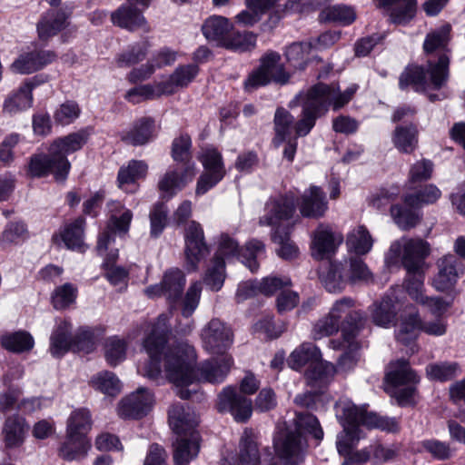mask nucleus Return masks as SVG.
Returning a JSON list of instances; mask_svg holds the SVG:
<instances>
[{"label":"nucleus","mask_w":465,"mask_h":465,"mask_svg":"<svg viewBox=\"0 0 465 465\" xmlns=\"http://www.w3.org/2000/svg\"><path fill=\"white\" fill-rule=\"evenodd\" d=\"M77 289L72 283H64L54 289L52 294V303L54 309L64 310L75 302Z\"/></svg>","instance_id":"052dcab7"},{"label":"nucleus","mask_w":465,"mask_h":465,"mask_svg":"<svg viewBox=\"0 0 465 465\" xmlns=\"http://www.w3.org/2000/svg\"><path fill=\"white\" fill-rule=\"evenodd\" d=\"M66 15L62 11L49 10L43 15L37 24V33L41 40H47L66 26Z\"/></svg>","instance_id":"ea45409f"},{"label":"nucleus","mask_w":465,"mask_h":465,"mask_svg":"<svg viewBox=\"0 0 465 465\" xmlns=\"http://www.w3.org/2000/svg\"><path fill=\"white\" fill-rule=\"evenodd\" d=\"M90 385L96 391L114 397L122 389L121 381L116 375L111 371H101L94 375L90 380Z\"/></svg>","instance_id":"603ef678"},{"label":"nucleus","mask_w":465,"mask_h":465,"mask_svg":"<svg viewBox=\"0 0 465 465\" xmlns=\"http://www.w3.org/2000/svg\"><path fill=\"white\" fill-rule=\"evenodd\" d=\"M386 381L392 386V395L401 406L415 403L416 386L420 382V378L411 369L407 361L399 360L391 362L386 373Z\"/></svg>","instance_id":"ddd939ff"},{"label":"nucleus","mask_w":465,"mask_h":465,"mask_svg":"<svg viewBox=\"0 0 465 465\" xmlns=\"http://www.w3.org/2000/svg\"><path fill=\"white\" fill-rule=\"evenodd\" d=\"M340 327L341 324L329 313L314 324L312 336L314 340H320L323 337L332 335L338 331Z\"/></svg>","instance_id":"774afa93"},{"label":"nucleus","mask_w":465,"mask_h":465,"mask_svg":"<svg viewBox=\"0 0 465 465\" xmlns=\"http://www.w3.org/2000/svg\"><path fill=\"white\" fill-rule=\"evenodd\" d=\"M345 243L349 252L361 256L371 251L374 239L364 225H357L347 233Z\"/></svg>","instance_id":"4c0bfd02"},{"label":"nucleus","mask_w":465,"mask_h":465,"mask_svg":"<svg viewBox=\"0 0 465 465\" xmlns=\"http://www.w3.org/2000/svg\"><path fill=\"white\" fill-rule=\"evenodd\" d=\"M112 23L129 31L143 30L149 32L150 26L142 12L131 4H124L111 14Z\"/></svg>","instance_id":"cd10ccee"},{"label":"nucleus","mask_w":465,"mask_h":465,"mask_svg":"<svg viewBox=\"0 0 465 465\" xmlns=\"http://www.w3.org/2000/svg\"><path fill=\"white\" fill-rule=\"evenodd\" d=\"M42 82L44 80L40 79V76H35L12 91L4 101L3 111L9 114H16L31 108L34 101L32 91Z\"/></svg>","instance_id":"b1692460"},{"label":"nucleus","mask_w":465,"mask_h":465,"mask_svg":"<svg viewBox=\"0 0 465 465\" xmlns=\"http://www.w3.org/2000/svg\"><path fill=\"white\" fill-rule=\"evenodd\" d=\"M203 348L213 354H227L232 344V331L229 326L218 319L211 320L202 330Z\"/></svg>","instance_id":"412c9836"},{"label":"nucleus","mask_w":465,"mask_h":465,"mask_svg":"<svg viewBox=\"0 0 465 465\" xmlns=\"http://www.w3.org/2000/svg\"><path fill=\"white\" fill-rule=\"evenodd\" d=\"M306 434L319 440L323 438L318 419L311 413H297L292 426H277L273 447L282 465H300L304 460L308 447Z\"/></svg>","instance_id":"39448f33"},{"label":"nucleus","mask_w":465,"mask_h":465,"mask_svg":"<svg viewBox=\"0 0 465 465\" xmlns=\"http://www.w3.org/2000/svg\"><path fill=\"white\" fill-rule=\"evenodd\" d=\"M260 459L255 433L251 429H245L239 442L237 458H223L222 465H258Z\"/></svg>","instance_id":"a878e982"},{"label":"nucleus","mask_w":465,"mask_h":465,"mask_svg":"<svg viewBox=\"0 0 465 465\" xmlns=\"http://www.w3.org/2000/svg\"><path fill=\"white\" fill-rule=\"evenodd\" d=\"M357 91V85L351 84L346 90L341 91L338 84H317L306 92L300 93L295 103L302 107V118L294 125L293 116L285 109H277L274 115L275 138L278 146L289 138L292 131L296 136L307 135L315 125L316 119L323 115L330 107L337 111L345 106Z\"/></svg>","instance_id":"f03ea898"},{"label":"nucleus","mask_w":465,"mask_h":465,"mask_svg":"<svg viewBox=\"0 0 465 465\" xmlns=\"http://www.w3.org/2000/svg\"><path fill=\"white\" fill-rule=\"evenodd\" d=\"M232 26L227 18L221 15H212L203 24L202 31L207 40L223 45L226 40L225 35L232 29Z\"/></svg>","instance_id":"49530a36"},{"label":"nucleus","mask_w":465,"mask_h":465,"mask_svg":"<svg viewBox=\"0 0 465 465\" xmlns=\"http://www.w3.org/2000/svg\"><path fill=\"white\" fill-rule=\"evenodd\" d=\"M311 252L316 260L333 256L344 241L343 234L331 225L320 223L311 235Z\"/></svg>","instance_id":"a211bd4d"},{"label":"nucleus","mask_w":465,"mask_h":465,"mask_svg":"<svg viewBox=\"0 0 465 465\" xmlns=\"http://www.w3.org/2000/svg\"><path fill=\"white\" fill-rule=\"evenodd\" d=\"M84 219L79 217L66 224L59 233L54 234L52 241L58 246L64 243L69 250L83 252L85 250L84 242Z\"/></svg>","instance_id":"7c9ffc66"},{"label":"nucleus","mask_w":465,"mask_h":465,"mask_svg":"<svg viewBox=\"0 0 465 465\" xmlns=\"http://www.w3.org/2000/svg\"><path fill=\"white\" fill-rule=\"evenodd\" d=\"M439 272L433 279V286L438 291H446L451 288L458 278L463 273V265L458 258L448 254L437 262Z\"/></svg>","instance_id":"bb28decb"},{"label":"nucleus","mask_w":465,"mask_h":465,"mask_svg":"<svg viewBox=\"0 0 465 465\" xmlns=\"http://www.w3.org/2000/svg\"><path fill=\"white\" fill-rule=\"evenodd\" d=\"M126 343L124 340L117 337H111L106 340L104 346V355L106 361L111 366L119 364L125 359Z\"/></svg>","instance_id":"e2e57ef3"},{"label":"nucleus","mask_w":465,"mask_h":465,"mask_svg":"<svg viewBox=\"0 0 465 465\" xmlns=\"http://www.w3.org/2000/svg\"><path fill=\"white\" fill-rule=\"evenodd\" d=\"M91 427L92 419L90 411L87 409H77L70 414L67 420L66 432L86 436Z\"/></svg>","instance_id":"6e6d98bb"},{"label":"nucleus","mask_w":465,"mask_h":465,"mask_svg":"<svg viewBox=\"0 0 465 465\" xmlns=\"http://www.w3.org/2000/svg\"><path fill=\"white\" fill-rule=\"evenodd\" d=\"M105 257L104 263L105 269V277L113 285L124 284L128 276L127 271L120 266H114L113 263L118 258V250L111 249L103 255Z\"/></svg>","instance_id":"864d4df0"},{"label":"nucleus","mask_w":465,"mask_h":465,"mask_svg":"<svg viewBox=\"0 0 465 465\" xmlns=\"http://www.w3.org/2000/svg\"><path fill=\"white\" fill-rule=\"evenodd\" d=\"M278 0H246L247 10H243L236 15L237 23L244 26L253 25Z\"/></svg>","instance_id":"de8ad7c7"},{"label":"nucleus","mask_w":465,"mask_h":465,"mask_svg":"<svg viewBox=\"0 0 465 465\" xmlns=\"http://www.w3.org/2000/svg\"><path fill=\"white\" fill-rule=\"evenodd\" d=\"M217 409L220 412H230L236 421L244 422L252 416V403L235 387L227 386L218 395Z\"/></svg>","instance_id":"5701e85b"},{"label":"nucleus","mask_w":465,"mask_h":465,"mask_svg":"<svg viewBox=\"0 0 465 465\" xmlns=\"http://www.w3.org/2000/svg\"><path fill=\"white\" fill-rule=\"evenodd\" d=\"M272 240L279 245L277 254L284 260H292L299 255V248L291 241L289 232L284 228L282 232L274 231L272 233Z\"/></svg>","instance_id":"13d9d810"},{"label":"nucleus","mask_w":465,"mask_h":465,"mask_svg":"<svg viewBox=\"0 0 465 465\" xmlns=\"http://www.w3.org/2000/svg\"><path fill=\"white\" fill-rule=\"evenodd\" d=\"M164 291V297L168 301L171 308L178 305L181 315L188 319L198 308L202 294V282L195 281L191 282L184 295L183 292L186 278L183 271L173 268L168 270L162 280Z\"/></svg>","instance_id":"9b49d317"},{"label":"nucleus","mask_w":465,"mask_h":465,"mask_svg":"<svg viewBox=\"0 0 465 465\" xmlns=\"http://www.w3.org/2000/svg\"><path fill=\"white\" fill-rule=\"evenodd\" d=\"M168 322V314H161L145 338L143 349L146 358L139 361L138 373L157 381L163 378L164 373V377L175 385L182 399L190 398L191 391L186 387L196 381H223L233 365L232 355H218L195 369L196 353L192 345L180 342L173 347L166 346Z\"/></svg>","instance_id":"f257e3e1"},{"label":"nucleus","mask_w":465,"mask_h":465,"mask_svg":"<svg viewBox=\"0 0 465 465\" xmlns=\"http://www.w3.org/2000/svg\"><path fill=\"white\" fill-rule=\"evenodd\" d=\"M312 43H293L285 51L288 62L295 68L304 69L310 60Z\"/></svg>","instance_id":"5fc2aeb1"},{"label":"nucleus","mask_w":465,"mask_h":465,"mask_svg":"<svg viewBox=\"0 0 465 465\" xmlns=\"http://www.w3.org/2000/svg\"><path fill=\"white\" fill-rule=\"evenodd\" d=\"M27 431L28 425L25 418L17 414L8 416L2 430L5 447L8 449L20 447L25 442Z\"/></svg>","instance_id":"72a5a7b5"},{"label":"nucleus","mask_w":465,"mask_h":465,"mask_svg":"<svg viewBox=\"0 0 465 465\" xmlns=\"http://www.w3.org/2000/svg\"><path fill=\"white\" fill-rule=\"evenodd\" d=\"M391 215L394 223L401 230H409L416 226L420 221V216L416 212L400 204L391 207Z\"/></svg>","instance_id":"680f3d73"},{"label":"nucleus","mask_w":465,"mask_h":465,"mask_svg":"<svg viewBox=\"0 0 465 465\" xmlns=\"http://www.w3.org/2000/svg\"><path fill=\"white\" fill-rule=\"evenodd\" d=\"M199 67L197 64H183L175 68V70L168 77L162 79L160 84L162 93L164 95H170L176 93L179 89L187 87L198 75Z\"/></svg>","instance_id":"c756f323"},{"label":"nucleus","mask_w":465,"mask_h":465,"mask_svg":"<svg viewBox=\"0 0 465 465\" xmlns=\"http://www.w3.org/2000/svg\"><path fill=\"white\" fill-rule=\"evenodd\" d=\"M158 128L153 119L142 117L122 134V140L134 146L144 145L157 135Z\"/></svg>","instance_id":"c85d7f7f"},{"label":"nucleus","mask_w":465,"mask_h":465,"mask_svg":"<svg viewBox=\"0 0 465 465\" xmlns=\"http://www.w3.org/2000/svg\"><path fill=\"white\" fill-rule=\"evenodd\" d=\"M335 410L336 417L343 427V430L337 435L336 447L339 454L344 457L365 437L361 427L388 432H396L400 429L399 421L395 418L369 412L365 406H356L349 399L339 400Z\"/></svg>","instance_id":"20e7f679"},{"label":"nucleus","mask_w":465,"mask_h":465,"mask_svg":"<svg viewBox=\"0 0 465 465\" xmlns=\"http://www.w3.org/2000/svg\"><path fill=\"white\" fill-rule=\"evenodd\" d=\"M416 5V0H377V5L383 8L396 25L408 24L415 15Z\"/></svg>","instance_id":"2f4dec72"},{"label":"nucleus","mask_w":465,"mask_h":465,"mask_svg":"<svg viewBox=\"0 0 465 465\" xmlns=\"http://www.w3.org/2000/svg\"><path fill=\"white\" fill-rule=\"evenodd\" d=\"M356 19L354 8L347 5H334L325 7L319 15V20L322 23H335L341 25H349Z\"/></svg>","instance_id":"09e8293b"},{"label":"nucleus","mask_w":465,"mask_h":465,"mask_svg":"<svg viewBox=\"0 0 465 465\" xmlns=\"http://www.w3.org/2000/svg\"><path fill=\"white\" fill-rule=\"evenodd\" d=\"M185 259L189 270L196 271L199 262L210 252L204 239L203 226L195 221H191L184 232Z\"/></svg>","instance_id":"aec40b11"},{"label":"nucleus","mask_w":465,"mask_h":465,"mask_svg":"<svg viewBox=\"0 0 465 465\" xmlns=\"http://www.w3.org/2000/svg\"><path fill=\"white\" fill-rule=\"evenodd\" d=\"M85 141L84 133H73L55 140L50 145L48 154H38L31 159V174L40 177L53 173L56 181L64 182L71 169L66 155L80 150Z\"/></svg>","instance_id":"6e6552de"},{"label":"nucleus","mask_w":465,"mask_h":465,"mask_svg":"<svg viewBox=\"0 0 465 465\" xmlns=\"http://www.w3.org/2000/svg\"><path fill=\"white\" fill-rule=\"evenodd\" d=\"M29 238L27 225L23 221L8 222L0 234V248L18 246Z\"/></svg>","instance_id":"c03bdc74"},{"label":"nucleus","mask_w":465,"mask_h":465,"mask_svg":"<svg viewBox=\"0 0 465 465\" xmlns=\"http://www.w3.org/2000/svg\"><path fill=\"white\" fill-rule=\"evenodd\" d=\"M334 349H345L350 352L341 355L338 361L337 368L335 367V373L337 371H348L351 370L356 364V358L353 351L357 349V342L355 341L354 331L346 332L343 331L342 341L332 340L331 341Z\"/></svg>","instance_id":"37998d69"},{"label":"nucleus","mask_w":465,"mask_h":465,"mask_svg":"<svg viewBox=\"0 0 465 465\" xmlns=\"http://www.w3.org/2000/svg\"><path fill=\"white\" fill-rule=\"evenodd\" d=\"M418 130L415 125H397L391 134L394 147L403 153H411L418 145Z\"/></svg>","instance_id":"79ce46f5"},{"label":"nucleus","mask_w":465,"mask_h":465,"mask_svg":"<svg viewBox=\"0 0 465 465\" xmlns=\"http://www.w3.org/2000/svg\"><path fill=\"white\" fill-rule=\"evenodd\" d=\"M319 278L330 292L342 291L348 282L347 275L343 274V265L341 262H329L326 266L321 267Z\"/></svg>","instance_id":"58836bf2"},{"label":"nucleus","mask_w":465,"mask_h":465,"mask_svg":"<svg viewBox=\"0 0 465 465\" xmlns=\"http://www.w3.org/2000/svg\"><path fill=\"white\" fill-rule=\"evenodd\" d=\"M451 27L444 24L430 31L425 37L423 49L429 56L427 67L410 66L401 74L400 87L411 86L417 92L440 89L449 78L448 44Z\"/></svg>","instance_id":"7ed1b4c3"},{"label":"nucleus","mask_w":465,"mask_h":465,"mask_svg":"<svg viewBox=\"0 0 465 465\" xmlns=\"http://www.w3.org/2000/svg\"><path fill=\"white\" fill-rule=\"evenodd\" d=\"M288 365L299 371L305 365L308 384L312 388H324L335 374V366L322 359L320 350L311 342H303L288 358Z\"/></svg>","instance_id":"9d476101"},{"label":"nucleus","mask_w":465,"mask_h":465,"mask_svg":"<svg viewBox=\"0 0 465 465\" xmlns=\"http://www.w3.org/2000/svg\"><path fill=\"white\" fill-rule=\"evenodd\" d=\"M290 74L281 63V56L277 53H269L262 59L260 67L253 71L244 83L245 89H252L274 82L284 84L289 81Z\"/></svg>","instance_id":"2eb2a0df"},{"label":"nucleus","mask_w":465,"mask_h":465,"mask_svg":"<svg viewBox=\"0 0 465 465\" xmlns=\"http://www.w3.org/2000/svg\"><path fill=\"white\" fill-rule=\"evenodd\" d=\"M153 404V393L141 387L124 397L118 402L116 411L122 419H140L150 412Z\"/></svg>","instance_id":"4be33fe9"},{"label":"nucleus","mask_w":465,"mask_h":465,"mask_svg":"<svg viewBox=\"0 0 465 465\" xmlns=\"http://www.w3.org/2000/svg\"><path fill=\"white\" fill-rule=\"evenodd\" d=\"M1 344L10 351L22 353L34 348L35 340L29 332L19 331L4 335L1 338Z\"/></svg>","instance_id":"8fccbe9b"},{"label":"nucleus","mask_w":465,"mask_h":465,"mask_svg":"<svg viewBox=\"0 0 465 465\" xmlns=\"http://www.w3.org/2000/svg\"><path fill=\"white\" fill-rule=\"evenodd\" d=\"M328 209L325 194L320 187L311 186L304 192L300 203V212L308 218H319Z\"/></svg>","instance_id":"473e14b6"},{"label":"nucleus","mask_w":465,"mask_h":465,"mask_svg":"<svg viewBox=\"0 0 465 465\" xmlns=\"http://www.w3.org/2000/svg\"><path fill=\"white\" fill-rule=\"evenodd\" d=\"M162 90V86L158 81L153 84H143L130 89L126 93L125 98L133 104H139L144 100L154 99L164 95Z\"/></svg>","instance_id":"bf43d9fd"},{"label":"nucleus","mask_w":465,"mask_h":465,"mask_svg":"<svg viewBox=\"0 0 465 465\" xmlns=\"http://www.w3.org/2000/svg\"><path fill=\"white\" fill-rule=\"evenodd\" d=\"M195 174L196 169L193 163H186L182 173L173 168L167 170L158 182L161 194L163 197L172 198L192 182Z\"/></svg>","instance_id":"393cba45"},{"label":"nucleus","mask_w":465,"mask_h":465,"mask_svg":"<svg viewBox=\"0 0 465 465\" xmlns=\"http://www.w3.org/2000/svg\"><path fill=\"white\" fill-rule=\"evenodd\" d=\"M256 36L250 32L237 33L226 38L223 46L235 52H246L255 46Z\"/></svg>","instance_id":"0e129e2a"},{"label":"nucleus","mask_w":465,"mask_h":465,"mask_svg":"<svg viewBox=\"0 0 465 465\" xmlns=\"http://www.w3.org/2000/svg\"><path fill=\"white\" fill-rule=\"evenodd\" d=\"M406 309L409 311L401 316V323L395 331V337L400 343L410 347L411 353L417 351L415 341L421 331L432 336L445 334L447 324L442 318L423 322L412 305L407 306Z\"/></svg>","instance_id":"f8f14e48"},{"label":"nucleus","mask_w":465,"mask_h":465,"mask_svg":"<svg viewBox=\"0 0 465 465\" xmlns=\"http://www.w3.org/2000/svg\"><path fill=\"white\" fill-rule=\"evenodd\" d=\"M430 254V245L422 239L401 238L391 242L385 260L388 265L394 264L401 259L407 271L405 289L409 296L417 303L424 298L425 259Z\"/></svg>","instance_id":"423d86ee"},{"label":"nucleus","mask_w":465,"mask_h":465,"mask_svg":"<svg viewBox=\"0 0 465 465\" xmlns=\"http://www.w3.org/2000/svg\"><path fill=\"white\" fill-rule=\"evenodd\" d=\"M295 201L296 198L292 193L271 198L264 206L259 223L272 227L273 232L280 231L292 217L295 212Z\"/></svg>","instance_id":"f3484780"},{"label":"nucleus","mask_w":465,"mask_h":465,"mask_svg":"<svg viewBox=\"0 0 465 465\" xmlns=\"http://www.w3.org/2000/svg\"><path fill=\"white\" fill-rule=\"evenodd\" d=\"M148 44L145 42L130 45L127 50L115 57V64L118 67H129L143 61L148 51Z\"/></svg>","instance_id":"4d7b16f0"},{"label":"nucleus","mask_w":465,"mask_h":465,"mask_svg":"<svg viewBox=\"0 0 465 465\" xmlns=\"http://www.w3.org/2000/svg\"><path fill=\"white\" fill-rule=\"evenodd\" d=\"M71 324L61 320L56 323L50 337V352L54 357H61L68 351L73 344Z\"/></svg>","instance_id":"a19ab883"},{"label":"nucleus","mask_w":465,"mask_h":465,"mask_svg":"<svg viewBox=\"0 0 465 465\" xmlns=\"http://www.w3.org/2000/svg\"><path fill=\"white\" fill-rule=\"evenodd\" d=\"M204 173L196 185V194L202 195L217 184L224 176L225 170L221 153L214 148H205L199 157Z\"/></svg>","instance_id":"6ab92c4d"},{"label":"nucleus","mask_w":465,"mask_h":465,"mask_svg":"<svg viewBox=\"0 0 465 465\" xmlns=\"http://www.w3.org/2000/svg\"><path fill=\"white\" fill-rule=\"evenodd\" d=\"M458 371L459 366L454 362L435 363L426 368L430 379L441 381L453 378Z\"/></svg>","instance_id":"338daca9"},{"label":"nucleus","mask_w":465,"mask_h":465,"mask_svg":"<svg viewBox=\"0 0 465 465\" xmlns=\"http://www.w3.org/2000/svg\"><path fill=\"white\" fill-rule=\"evenodd\" d=\"M79 105L74 101H67L55 110L54 119L61 125H67L76 120L80 115Z\"/></svg>","instance_id":"69168bd1"},{"label":"nucleus","mask_w":465,"mask_h":465,"mask_svg":"<svg viewBox=\"0 0 465 465\" xmlns=\"http://www.w3.org/2000/svg\"><path fill=\"white\" fill-rule=\"evenodd\" d=\"M354 301L351 298L344 297L335 302L331 308L330 314L335 318L341 326L346 322L350 325V330L342 328L346 332L354 331L356 334V329L358 328V321L361 319V313L360 312L353 311Z\"/></svg>","instance_id":"e433bc0d"},{"label":"nucleus","mask_w":465,"mask_h":465,"mask_svg":"<svg viewBox=\"0 0 465 465\" xmlns=\"http://www.w3.org/2000/svg\"><path fill=\"white\" fill-rule=\"evenodd\" d=\"M169 423L177 435L173 445V460L176 465H185L197 457L200 436L195 430L198 418L189 407L173 405L169 411Z\"/></svg>","instance_id":"1a4fd4ad"},{"label":"nucleus","mask_w":465,"mask_h":465,"mask_svg":"<svg viewBox=\"0 0 465 465\" xmlns=\"http://www.w3.org/2000/svg\"><path fill=\"white\" fill-rule=\"evenodd\" d=\"M441 196L440 190L434 184L429 183L421 187L415 193H408L404 196L406 205L413 208L436 203Z\"/></svg>","instance_id":"3c124183"},{"label":"nucleus","mask_w":465,"mask_h":465,"mask_svg":"<svg viewBox=\"0 0 465 465\" xmlns=\"http://www.w3.org/2000/svg\"><path fill=\"white\" fill-rule=\"evenodd\" d=\"M264 252L265 247L261 241L251 240L243 248L240 249L238 242L228 234H222L215 256L204 274V283L213 292L221 290L225 279L224 259L236 257L251 272H256L259 267L257 260L264 254Z\"/></svg>","instance_id":"0eeeda50"},{"label":"nucleus","mask_w":465,"mask_h":465,"mask_svg":"<svg viewBox=\"0 0 465 465\" xmlns=\"http://www.w3.org/2000/svg\"><path fill=\"white\" fill-rule=\"evenodd\" d=\"M55 54L51 51L30 52L21 54L11 65L14 72L31 74L52 63Z\"/></svg>","instance_id":"c9c22d12"},{"label":"nucleus","mask_w":465,"mask_h":465,"mask_svg":"<svg viewBox=\"0 0 465 465\" xmlns=\"http://www.w3.org/2000/svg\"><path fill=\"white\" fill-rule=\"evenodd\" d=\"M401 287L391 288L381 299L375 301L368 308V313L371 321L377 326L382 328H391L395 326L398 314L400 317L408 312L407 305H404L401 296ZM411 304H408L410 306Z\"/></svg>","instance_id":"4468645a"},{"label":"nucleus","mask_w":465,"mask_h":465,"mask_svg":"<svg viewBox=\"0 0 465 465\" xmlns=\"http://www.w3.org/2000/svg\"><path fill=\"white\" fill-rule=\"evenodd\" d=\"M90 449V443L84 435L66 432V438L59 450V455L66 460L84 457Z\"/></svg>","instance_id":"a18cd8bd"},{"label":"nucleus","mask_w":465,"mask_h":465,"mask_svg":"<svg viewBox=\"0 0 465 465\" xmlns=\"http://www.w3.org/2000/svg\"><path fill=\"white\" fill-rule=\"evenodd\" d=\"M148 170L145 162L132 160L126 165L119 169L117 175L118 186L126 193H134L137 190L136 181L144 178Z\"/></svg>","instance_id":"f704fd0d"},{"label":"nucleus","mask_w":465,"mask_h":465,"mask_svg":"<svg viewBox=\"0 0 465 465\" xmlns=\"http://www.w3.org/2000/svg\"><path fill=\"white\" fill-rule=\"evenodd\" d=\"M110 220L107 229L103 232L97 242V252L104 255L109 250L112 242H114V232L126 234L130 228L133 219L132 212L125 208L120 202L113 201L108 203Z\"/></svg>","instance_id":"dca6fc26"}]
</instances>
